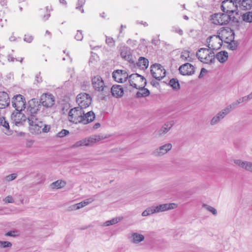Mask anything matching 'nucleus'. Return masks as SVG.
<instances>
[{
  "mask_svg": "<svg viewBox=\"0 0 252 252\" xmlns=\"http://www.w3.org/2000/svg\"><path fill=\"white\" fill-rule=\"evenodd\" d=\"M93 88L96 91L101 92L103 95L107 96L110 93V88L105 85L102 78L99 75L94 76L92 79Z\"/></svg>",
  "mask_w": 252,
  "mask_h": 252,
  "instance_id": "nucleus-1",
  "label": "nucleus"
},
{
  "mask_svg": "<svg viewBox=\"0 0 252 252\" xmlns=\"http://www.w3.org/2000/svg\"><path fill=\"white\" fill-rule=\"evenodd\" d=\"M104 138L100 135H94L92 136L84 138L75 142L71 147V148H76L82 146H90L99 141Z\"/></svg>",
  "mask_w": 252,
  "mask_h": 252,
  "instance_id": "nucleus-2",
  "label": "nucleus"
},
{
  "mask_svg": "<svg viewBox=\"0 0 252 252\" xmlns=\"http://www.w3.org/2000/svg\"><path fill=\"white\" fill-rule=\"evenodd\" d=\"M84 114V110L79 107H76L70 110L68 120L70 122L78 124L82 123V116Z\"/></svg>",
  "mask_w": 252,
  "mask_h": 252,
  "instance_id": "nucleus-3",
  "label": "nucleus"
},
{
  "mask_svg": "<svg viewBox=\"0 0 252 252\" xmlns=\"http://www.w3.org/2000/svg\"><path fill=\"white\" fill-rule=\"evenodd\" d=\"M231 19L230 15L226 13H218L213 14L211 17L212 23L216 25L227 24Z\"/></svg>",
  "mask_w": 252,
  "mask_h": 252,
  "instance_id": "nucleus-4",
  "label": "nucleus"
},
{
  "mask_svg": "<svg viewBox=\"0 0 252 252\" xmlns=\"http://www.w3.org/2000/svg\"><path fill=\"white\" fill-rule=\"evenodd\" d=\"M76 102L82 109L88 107L92 102V98L90 95L85 93H81L76 96Z\"/></svg>",
  "mask_w": 252,
  "mask_h": 252,
  "instance_id": "nucleus-5",
  "label": "nucleus"
},
{
  "mask_svg": "<svg viewBox=\"0 0 252 252\" xmlns=\"http://www.w3.org/2000/svg\"><path fill=\"white\" fill-rule=\"evenodd\" d=\"M151 73L152 76L158 80H161L166 75L164 68L158 63H155L151 66Z\"/></svg>",
  "mask_w": 252,
  "mask_h": 252,
  "instance_id": "nucleus-6",
  "label": "nucleus"
},
{
  "mask_svg": "<svg viewBox=\"0 0 252 252\" xmlns=\"http://www.w3.org/2000/svg\"><path fill=\"white\" fill-rule=\"evenodd\" d=\"M129 82L130 86L137 89H140V83H143L144 85L147 84L146 79L137 73L132 74L129 76Z\"/></svg>",
  "mask_w": 252,
  "mask_h": 252,
  "instance_id": "nucleus-7",
  "label": "nucleus"
},
{
  "mask_svg": "<svg viewBox=\"0 0 252 252\" xmlns=\"http://www.w3.org/2000/svg\"><path fill=\"white\" fill-rule=\"evenodd\" d=\"M238 4L232 0H224L221 5L222 11L226 14L233 13L238 9Z\"/></svg>",
  "mask_w": 252,
  "mask_h": 252,
  "instance_id": "nucleus-8",
  "label": "nucleus"
},
{
  "mask_svg": "<svg viewBox=\"0 0 252 252\" xmlns=\"http://www.w3.org/2000/svg\"><path fill=\"white\" fill-rule=\"evenodd\" d=\"M222 42L219 35L210 36L206 40L207 47L212 50L220 49Z\"/></svg>",
  "mask_w": 252,
  "mask_h": 252,
  "instance_id": "nucleus-9",
  "label": "nucleus"
},
{
  "mask_svg": "<svg viewBox=\"0 0 252 252\" xmlns=\"http://www.w3.org/2000/svg\"><path fill=\"white\" fill-rule=\"evenodd\" d=\"M12 105L16 111H22L26 108V105L24 97L21 94L15 95L12 99Z\"/></svg>",
  "mask_w": 252,
  "mask_h": 252,
  "instance_id": "nucleus-10",
  "label": "nucleus"
},
{
  "mask_svg": "<svg viewBox=\"0 0 252 252\" xmlns=\"http://www.w3.org/2000/svg\"><path fill=\"white\" fill-rule=\"evenodd\" d=\"M221 41L225 43L232 41L234 39V32L230 28H223L218 32Z\"/></svg>",
  "mask_w": 252,
  "mask_h": 252,
  "instance_id": "nucleus-11",
  "label": "nucleus"
},
{
  "mask_svg": "<svg viewBox=\"0 0 252 252\" xmlns=\"http://www.w3.org/2000/svg\"><path fill=\"white\" fill-rule=\"evenodd\" d=\"M230 111L229 108L227 107L224 109L219 112L215 116H214L210 121V125L211 126H215L218 124L221 120L225 117Z\"/></svg>",
  "mask_w": 252,
  "mask_h": 252,
  "instance_id": "nucleus-12",
  "label": "nucleus"
},
{
  "mask_svg": "<svg viewBox=\"0 0 252 252\" xmlns=\"http://www.w3.org/2000/svg\"><path fill=\"white\" fill-rule=\"evenodd\" d=\"M113 78L114 80L118 83H123L126 81L129 76L126 70H116L113 72Z\"/></svg>",
  "mask_w": 252,
  "mask_h": 252,
  "instance_id": "nucleus-13",
  "label": "nucleus"
},
{
  "mask_svg": "<svg viewBox=\"0 0 252 252\" xmlns=\"http://www.w3.org/2000/svg\"><path fill=\"white\" fill-rule=\"evenodd\" d=\"M172 145L171 143H167L156 149L152 152V155L157 157L164 156L171 150Z\"/></svg>",
  "mask_w": 252,
  "mask_h": 252,
  "instance_id": "nucleus-14",
  "label": "nucleus"
},
{
  "mask_svg": "<svg viewBox=\"0 0 252 252\" xmlns=\"http://www.w3.org/2000/svg\"><path fill=\"white\" fill-rule=\"evenodd\" d=\"M21 111L14 112L11 116V121L16 126L22 125L28 118L21 112Z\"/></svg>",
  "mask_w": 252,
  "mask_h": 252,
  "instance_id": "nucleus-15",
  "label": "nucleus"
},
{
  "mask_svg": "<svg viewBox=\"0 0 252 252\" xmlns=\"http://www.w3.org/2000/svg\"><path fill=\"white\" fill-rule=\"evenodd\" d=\"M40 103L46 107H51L55 103V98L51 94H43L40 98Z\"/></svg>",
  "mask_w": 252,
  "mask_h": 252,
  "instance_id": "nucleus-16",
  "label": "nucleus"
},
{
  "mask_svg": "<svg viewBox=\"0 0 252 252\" xmlns=\"http://www.w3.org/2000/svg\"><path fill=\"white\" fill-rule=\"evenodd\" d=\"M39 106L40 104L36 99L33 98L29 101L27 111L29 113L30 116L35 115L39 109Z\"/></svg>",
  "mask_w": 252,
  "mask_h": 252,
  "instance_id": "nucleus-17",
  "label": "nucleus"
},
{
  "mask_svg": "<svg viewBox=\"0 0 252 252\" xmlns=\"http://www.w3.org/2000/svg\"><path fill=\"white\" fill-rule=\"evenodd\" d=\"M179 70L183 75H192L195 72V67L189 63H186L179 67Z\"/></svg>",
  "mask_w": 252,
  "mask_h": 252,
  "instance_id": "nucleus-18",
  "label": "nucleus"
},
{
  "mask_svg": "<svg viewBox=\"0 0 252 252\" xmlns=\"http://www.w3.org/2000/svg\"><path fill=\"white\" fill-rule=\"evenodd\" d=\"M156 213L166 211L169 210L174 209L178 207L177 204L174 203H166L159 204L157 206H154Z\"/></svg>",
  "mask_w": 252,
  "mask_h": 252,
  "instance_id": "nucleus-19",
  "label": "nucleus"
},
{
  "mask_svg": "<svg viewBox=\"0 0 252 252\" xmlns=\"http://www.w3.org/2000/svg\"><path fill=\"white\" fill-rule=\"evenodd\" d=\"M121 57L126 61L130 63H134V61L133 59L131 49L126 46L122 48L120 53Z\"/></svg>",
  "mask_w": 252,
  "mask_h": 252,
  "instance_id": "nucleus-20",
  "label": "nucleus"
},
{
  "mask_svg": "<svg viewBox=\"0 0 252 252\" xmlns=\"http://www.w3.org/2000/svg\"><path fill=\"white\" fill-rule=\"evenodd\" d=\"M234 163L246 171L252 173V162L237 159L234 160Z\"/></svg>",
  "mask_w": 252,
  "mask_h": 252,
  "instance_id": "nucleus-21",
  "label": "nucleus"
},
{
  "mask_svg": "<svg viewBox=\"0 0 252 252\" xmlns=\"http://www.w3.org/2000/svg\"><path fill=\"white\" fill-rule=\"evenodd\" d=\"M95 115L93 111L85 112L84 110V114L82 116V124L87 125L94 121Z\"/></svg>",
  "mask_w": 252,
  "mask_h": 252,
  "instance_id": "nucleus-22",
  "label": "nucleus"
},
{
  "mask_svg": "<svg viewBox=\"0 0 252 252\" xmlns=\"http://www.w3.org/2000/svg\"><path fill=\"white\" fill-rule=\"evenodd\" d=\"M10 98L7 93L0 92V109H3L9 106Z\"/></svg>",
  "mask_w": 252,
  "mask_h": 252,
  "instance_id": "nucleus-23",
  "label": "nucleus"
},
{
  "mask_svg": "<svg viewBox=\"0 0 252 252\" xmlns=\"http://www.w3.org/2000/svg\"><path fill=\"white\" fill-rule=\"evenodd\" d=\"M174 125L173 121L167 122L164 123L161 128L158 131V134L159 136H162L166 134L172 127Z\"/></svg>",
  "mask_w": 252,
  "mask_h": 252,
  "instance_id": "nucleus-24",
  "label": "nucleus"
},
{
  "mask_svg": "<svg viewBox=\"0 0 252 252\" xmlns=\"http://www.w3.org/2000/svg\"><path fill=\"white\" fill-rule=\"evenodd\" d=\"M111 93L114 97H121L124 94V90L121 85H113L111 88Z\"/></svg>",
  "mask_w": 252,
  "mask_h": 252,
  "instance_id": "nucleus-25",
  "label": "nucleus"
},
{
  "mask_svg": "<svg viewBox=\"0 0 252 252\" xmlns=\"http://www.w3.org/2000/svg\"><path fill=\"white\" fill-rule=\"evenodd\" d=\"M238 6L242 10L250 9L252 7V0H242Z\"/></svg>",
  "mask_w": 252,
  "mask_h": 252,
  "instance_id": "nucleus-26",
  "label": "nucleus"
},
{
  "mask_svg": "<svg viewBox=\"0 0 252 252\" xmlns=\"http://www.w3.org/2000/svg\"><path fill=\"white\" fill-rule=\"evenodd\" d=\"M228 53L223 51L218 52L216 55L215 59L216 58L220 63H224L228 60Z\"/></svg>",
  "mask_w": 252,
  "mask_h": 252,
  "instance_id": "nucleus-27",
  "label": "nucleus"
},
{
  "mask_svg": "<svg viewBox=\"0 0 252 252\" xmlns=\"http://www.w3.org/2000/svg\"><path fill=\"white\" fill-rule=\"evenodd\" d=\"M28 120L29 125H38V126H43V122L38 119L36 115H32L28 117Z\"/></svg>",
  "mask_w": 252,
  "mask_h": 252,
  "instance_id": "nucleus-28",
  "label": "nucleus"
},
{
  "mask_svg": "<svg viewBox=\"0 0 252 252\" xmlns=\"http://www.w3.org/2000/svg\"><path fill=\"white\" fill-rule=\"evenodd\" d=\"M210 52L208 49L202 48L198 51L196 53V56L198 59L202 62V61L205 59V57H207V55Z\"/></svg>",
  "mask_w": 252,
  "mask_h": 252,
  "instance_id": "nucleus-29",
  "label": "nucleus"
},
{
  "mask_svg": "<svg viewBox=\"0 0 252 252\" xmlns=\"http://www.w3.org/2000/svg\"><path fill=\"white\" fill-rule=\"evenodd\" d=\"M144 236L137 233H133L131 234L130 237V241L134 244L139 243L144 239Z\"/></svg>",
  "mask_w": 252,
  "mask_h": 252,
  "instance_id": "nucleus-30",
  "label": "nucleus"
},
{
  "mask_svg": "<svg viewBox=\"0 0 252 252\" xmlns=\"http://www.w3.org/2000/svg\"><path fill=\"white\" fill-rule=\"evenodd\" d=\"M144 84H141L140 86V91L136 93V96L137 97H146L150 95V93L148 89L145 88Z\"/></svg>",
  "mask_w": 252,
  "mask_h": 252,
  "instance_id": "nucleus-31",
  "label": "nucleus"
},
{
  "mask_svg": "<svg viewBox=\"0 0 252 252\" xmlns=\"http://www.w3.org/2000/svg\"><path fill=\"white\" fill-rule=\"evenodd\" d=\"M215 56L213 52L210 51L205 57V59L202 61L204 63L212 64L215 62Z\"/></svg>",
  "mask_w": 252,
  "mask_h": 252,
  "instance_id": "nucleus-32",
  "label": "nucleus"
},
{
  "mask_svg": "<svg viewBox=\"0 0 252 252\" xmlns=\"http://www.w3.org/2000/svg\"><path fill=\"white\" fill-rule=\"evenodd\" d=\"M30 131L31 133L37 135L41 133L42 126H38V125H30Z\"/></svg>",
  "mask_w": 252,
  "mask_h": 252,
  "instance_id": "nucleus-33",
  "label": "nucleus"
},
{
  "mask_svg": "<svg viewBox=\"0 0 252 252\" xmlns=\"http://www.w3.org/2000/svg\"><path fill=\"white\" fill-rule=\"evenodd\" d=\"M137 65L142 69H146L149 65L148 60L144 57H140L137 63Z\"/></svg>",
  "mask_w": 252,
  "mask_h": 252,
  "instance_id": "nucleus-34",
  "label": "nucleus"
},
{
  "mask_svg": "<svg viewBox=\"0 0 252 252\" xmlns=\"http://www.w3.org/2000/svg\"><path fill=\"white\" fill-rule=\"evenodd\" d=\"M94 199L93 197H91L89 198H88L87 199H85L82 202L77 203L75 205V206L76 207V209H79L87 205L90 204V203L94 201Z\"/></svg>",
  "mask_w": 252,
  "mask_h": 252,
  "instance_id": "nucleus-35",
  "label": "nucleus"
},
{
  "mask_svg": "<svg viewBox=\"0 0 252 252\" xmlns=\"http://www.w3.org/2000/svg\"><path fill=\"white\" fill-rule=\"evenodd\" d=\"M123 219V217H118L113 218L111 220H107L103 223L104 226H108L111 225L115 224Z\"/></svg>",
  "mask_w": 252,
  "mask_h": 252,
  "instance_id": "nucleus-36",
  "label": "nucleus"
},
{
  "mask_svg": "<svg viewBox=\"0 0 252 252\" xmlns=\"http://www.w3.org/2000/svg\"><path fill=\"white\" fill-rule=\"evenodd\" d=\"M66 183L65 182L62 180H58L55 182H53L51 184V187L52 189H61L64 187Z\"/></svg>",
  "mask_w": 252,
  "mask_h": 252,
  "instance_id": "nucleus-37",
  "label": "nucleus"
},
{
  "mask_svg": "<svg viewBox=\"0 0 252 252\" xmlns=\"http://www.w3.org/2000/svg\"><path fill=\"white\" fill-rule=\"evenodd\" d=\"M243 21L247 23H252V11H248L242 15Z\"/></svg>",
  "mask_w": 252,
  "mask_h": 252,
  "instance_id": "nucleus-38",
  "label": "nucleus"
},
{
  "mask_svg": "<svg viewBox=\"0 0 252 252\" xmlns=\"http://www.w3.org/2000/svg\"><path fill=\"white\" fill-rule=\"evenodd\" d=\"M155 213H156L155 207L152 206L151 207H148L146 210L144 211L142 213V216L143 217H146Z\"/></svg>",
  "mask_w": 252,
  "mask_h": 252,
  "instance_id": "nucleus-39",
  "label": "nucleus"
},
{
  "mask_svg": "<svg viewBox=\"0 0 252 252\" xmlns=\"http://www.w3.org/2000/svg\"><path fill=\"white\" fill-rule=\"evenodd\" d=\"M169 84L175 90H178L180 88V84L177 79L173 78L171 79Z\"/></svg>",
  "mask_w": 252,
  "mask_h": 252,
  "instance_id": "nucleus-40",
  "label": "nucleus"
},
{
  "mask_svg": "<svg viewBox=\"0 0 252 252\" xmlns=\"http://www.w3.org/2000/svg\"><path fill=\"white\" fill-rule=\"evenodd\" d=\"M243 102L242 98L241 97L237 99L236 101L233 102L231 104L227 106V108H229V111H231L232 109L235 108L239 104Z\"/></svg>",
  "mask_w": 252,
  "mask_h": 252,
  "instance_id": "nucleus-41",
  "label": "nucleus"
},
{
  "mask_svg": "<svg viewBox=\"0 0 252 252\" xmlns=\"http://www.w3.org/2000/svg\"><path fill=\"white\" fill-rule=\"evenodd\" d=\"M202 207L203 208H205L208 211L212 213L214 215H215V216L217 215V210L215 208H214L211 206H209L206 204H204V203L202 204Z\"/></svg>",
  "mask_w": 252,
  "mask_h": 252,
  "instance_id": "nucleus-42",
  "label": "nucleus"
},
{
  "mask_svg": "<svg viewBox=\"0 0 252 252\" xmlns=\"http://www.w3.org/2000/svg\"><path fill=\"white\" fill-rule=\"evenodd\" d=\"M226 43L228 44V48L232 51L235 50L238 47L237 42L236 41H234V40H232V41L226 42Z\"/></svg>",
  "mask_w": 252,
  "mask_h": 252,
  "instance_id": "nucleus-43",
  "label": "nucleus"
},
{
  "mask_svg": "<svg viewBox=\"0 0 252 252\" xmlns=\"http://www.w3.org/2000/svg\"><path fill=\"white\" fill-rule=\"evenodd\" d=\"M180 58L184 61H188L189 58V52L186 50L183 51L181 54Z\"/></svg>",
  "mask_w": 252,
  "mask_h": 252,
  "instance_id": "nucleus-44",
  "label": "nucleus"
},
{
  "mask_svg": "<svg viewBox=\"0 0 252 252\" xmlns=\"http://www.w3.org/2000/svg\"><path fill=\"white\" fill-rule=\"evenodd\" d=\"M85 2V0H78L76 5V9H79L82 13L84 12V9L82 8Z\"/></svg>",
  "mask_w": 252,
  "mask_h": 252,
  "instance_id": "nucleus-45",
  "label": "nucleus"
},
{
  "mask_svg": "<svg viewBox=\"0 0 252 252\" xmlns=\"http://www.w3.org/2000/svg\"><path fill=\"white\" fill-rule=\"evenodd\" d=\"M17 176V174H16V173H13V174H10L9 175L6 176L4 178V181H6V182H10V181H13L16 178Z\"/></svg>",
  "mask_w": 252,
  "mask_h": 252,
  "instance_id": "nucleus-46",
  "label": "nucleus"
},
{
  "mask_svg": "<svg viewBox=\"0 0 252 252\" xmlns=\"http://www.w3.org/2000/svg\"><path fill=\"white\" fill-rule=\"evenodd\" d=\"M0 123L1 126L3 127H5L7 129L9 128V124L7 121H6L4 117H1L0 118Z\"/></svg>",
  "mask_w": 252,
  "mask_h": 252,
  "instance_id": "nucleus-47",
  "label": "nucleus"
},
{
  "mask_svg": "<svg viewBox=\"0 0 252 252\" xmlns=\"http://www.w3.org/2000/svg\"><path fill=\"white\" fill-rule=\"evenodd\" d=\"M12 246V244L8 241H0V248H5Z\"/></svg>",
  "mask_w": 252,
  "mask_h": 252,
  "instance_id": "nucleus-48",
  "label": "nucleus"
},
{
  "mask_svg": "<svg viewBox=\"0 0 252 252\" xmlns=\"http://www.w3.org/2000/svg\"><path fill=\"white\" fill-rule=\"evenodd\" d=\"M69 133V132L68 130L63 129L60 132L58 133L57 136L61 138L67 135Z\"/></svg>",
  "mask_w": 252,
  "mask_h": 252,
  "instance_id": "nucleus-49",
  "label": "nucleus"
},
{
  "mask_svg": "<svg viewBox=\"0 0 252 252\" xmlns=\"http://www.w3.org/2000/svg\"><path fill=\"white\" fill-rule=\"evenodd\" d=\"M106 43L109 46H114L115 45V41L113 38L110 37H108L107 36H106Z\"/></svg>",
  "mask_w": 252,
  "mask_h": 252,
  "instance_id": "nucleus-50",
  "label": "nucleus"
},
{
  "mask_svg": "<svg viewBox=\"0 0 252 252\" xmlns=\"http://www.w3.org/2000/svg\"><path fill=\"white\" fill-rule=\"evenodd\" d=\"M3 201L5 203H12L14 202V200L11 195H8L3 198Z\"/></svg>",
  "mask_w": 252,
  "mask_h": 252,
  "instance_id": "nucleus-51",
  "label": "nucleus"
},
{
  "mask_svg": "<svg viewBox=\"0 0 252 252\" xmlns=\"http://www.w3.org/2000/svg\"><path fill=\"white\" fill-rule=\"evenodd\" d=\"M75 39L77 40L81 41L83 39V36L81 31H77V32L75 36Z\"/></svg>",
  "mask_w": 252,
  "mask_h": 252,
  "instance_id": "nucleus-52",
  "label": "nucleus"
},
{
  "mask_svg": "<svg viewBox=\"0 0 252 252\" xmlns=\"http://www.w3.org/2000/svg\"><path fill=\"white\" fill-rule=\"evenodd\" d=\"M33 39V37L32 36L30 35L29 34H25V37L24 38V40L25 41L28 42V43H31L32 42Z\"/></svg>",
  "mask_w": 252,
  "mask_h": 252,
  "instance_id": "nucleus-53",
  "label": "nucleus"
},
{
  "mask_svg": "<svg viewBox=\"0 0 252 252\" xmlns=\"http://www.w3.org/2000/svg\"><path fill=\"white\" fill-rule=\"evenodd\" d=\"M159 36L158 35V37H154L152 40V43L155 45H158L160 44V40L159 39Z\"/></svg>",
  "mask_w": 252,
  "mask_h": 252,
  "instance_id": "nucleus-54",
  "label": "nucleus"
},
{
  "mask_svg": "<svg viewBox=\"0 0 252 252\" xmlns=\"http://www.w3.org/2000/svg\"><path fill=\"white\" fill-rule=\"evenodd\" d=\"M43 127L41 128L42 132L44 133H47L49 131L51 126L50 125H45L43 124Z\"/></svg>",
  "mask_w": 252,
  "mask_h": 252,
  "instance_id": "nucleus-55",
  "label": "nucleus"
},
{
  "mask_svg": "<svg viewBox=\"0 0 252 252\" xmlns=\"http://www.w3.org/2000/svg\"><path fill=\"white\" fill-rule=\"evenodd\" d=\"M173 31L178 33L180 35H182L183 34V31L179 28H174Z\"/></svg>",
  "mask_w": 252,
  "mask_h": 252,
  "instance_id": "nucleus-56",
  "label": "nucleus"
},
{
  "mask_svg": "<svg viewBox=\"0 0 252 252\" xmlns=\"http://www.w3.org/2000/svg\"><path fill=\"white\" fill-rule=\"evenodd\" d=\"M14 233H15V231H10L7 232L5 234V235L7 236L15 237L16 236V235Z\"/></svg>",
  "mask_w": 252,
  "mask_h": 252,
  "instance_id": "nucleus-57",
  "label": "nucleus"
},
{
  "mask_svg": "<svg viewBox=\"0 0 252 252\" xmlns=\"http://www.w3.org/2000/svg\"><path fill=\"white\" fill-rule=\"evenodd\" d=\"M41 77H40V73H39L38 74L36 75L35 77V80L37 82L39 83L42 81Z\"/></svg>",
  "mask_w": 252,
  "mask_h": 252,
  "instance_id": "nucleus-58",
  "label": "nucleus"
},
{
  "mask_svg": "<svg viewBox=\"0 0 252 252\" xmlns=\"http://www.w3.org/2000/svg\"><path fill=\"white\" fill-rule=\"evenodd\" d=\"M242 98L243 102L248 101V100H249L250 99H251L249 95L245 96L244 97H242Z\"/></svg>",
  "mask_w": 252,
  "mask_h": 252,
  "instance_id": "nucleus-59",
  "label": "nucleus"
},
{
  "mask_svg": "<svg viewBox=\"0 0 252 252\" xmlns=\"http://www.w3.org/2000/svg\"><path fill=\"white\" fill-rule=\"evenodd\" d=\"M151 84L154 87H157L159 85V83L156 80H153L151 81Z\"/></svg>",
  "mask_w": 252,
  "mask_h": 252,
  "instance_id": "nucleus-60",
  "label": "nucleus"
},
{
  "mask_svg": "<svg viewBox=\"0 0 252 252\" xmlns=\"http://www.w3.org/2000/svg\"><path fill=\"white\" fill-rule=\"evenodd\" d=\"M8 60L10 62H14L15 60V58L12 57L10 55L8 56Z\"/></svg>",
  "mask_w": 252,
  "mask_h": 252,
  "instance_id": "nucleus-61",
  "label": "nucleus"
},
{
  "mask_svg": "<svg viewBox=\"0 0 252 252\" xmlns=\"http://www.w3.org/2000/svg\"><path fill=\"white\" fill-rule=\"evenodd\" d=\"M50 16V14L48 13L43 16V19L44 20L46 21L49 18Z\"/></svg>",
  "mask_w": 252,
  "mask_h": 252,
  "instance_id": "nucleus-62",
  "label": "nucleus"
},
{
  "mask_svg": "<svg viewBox=\"0 0 252 252\" xmlns=\"http://www.w3.org/2000/svg\"><path fill=\"white\" fill-rule=\"evenodd\" d=\"M59 1H60V2L62 4H66V1L65 0H59Z\"/></svg>",
  "mask_w": 252,
  "mask_h": 252,
  "instance_id": "nucleus-63",
  "label": "nucleus"
},
{
  "mask_svg": "<svg viewBox=\"0 0 252 252\" xmlns=\"http://www.w3.org/2000/svg\"><path fill=\"white\" fill-rule=\"evenodd\" d=\"M100 124L99 123H96L94 125V128H97L98 127H99L100 126Z\"/></svg>",
  "mask_w": 252,
  "mask_h": 252,
  "instance_id": "nucleus-64",
  "label": "nucleus"
}]
</instances>
